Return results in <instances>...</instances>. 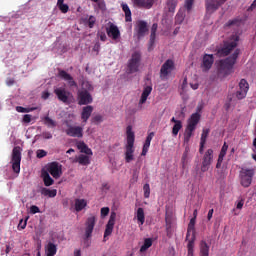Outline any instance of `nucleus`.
<instances>
[{"mask_svg":"<svg viewBox=\"0 0 256 256\" xmlns=\"http://www.w3.org/2000/svg\"><path fill=\"white\" fill-rule=\"evenodd\" d=\"M240 54L241 50L236 49L231 56L225 58L224 60H220L218 74L221 77H229V75L233 73V67L237 63V59L239 58Z\"/></svg>","mask_w":256,"mask_h":256,"instance_id":"1","label":"nucleus"},{"mask_svg":"<svg viewBox=\"0 0 256 256\" xmlns=\"http://www.w3.org/2000/svg\"><path fill=\"white\" fill-rule=\"evenodd\" d=\"M201 111H203V105H198L196 108V113H193L187 120V126L184 132V143H189L191 137H193V132L197 129L199 121H201Z\"/></svg>","mask_w":256,"mask_h":256,"instance_id":"2","label":"nucleus"},{"mask_svg":"<svg viewBox=\"0 0 256 256\" xmlns=\"http://www.w3.org/2000/svg\"><path fill=\"white\" fill-rule=\"evenodd\" d=\"M126 146H125V161L131 163L135 159L133 153H135V132H133V126L126 127Z\"/></svg>","mask_w":256,"mask_h":256,"instance_id":"3","label":"nucleus"},{"mask_svg":"<svg viewBox=\"0 0 256 256\" xmlns=\"http://www.w3.org/2000/svg\"><path fill=\"white\" fill-rule=\"evenodd\" d=\"M197 218H191L188 224V230L186 234V241H188L187 249H188V256H193V251L195 248V223Z\"/></svg>","mask_w":256,"mask_h":256,"instance_id":"4","label":"nucleus"},{"mask_svg":"<svg viewBox=\"0 0 256 256\" xmlns=\"http://www.w3.org/2000/svg\"><path fill=\"white\" fill-rule=\"evenodd\" d=\"M253 177H255V169L242 168L240 171V185L244 188L251 187Z\"/></svg>","mask_w":256,"mask_h":256,"instance_id":"5","label":"nucleus"},{"mask_svg":"<svg viewBox=\"0 0 256 256\" xmlns=\"http://www.w3.org/2000/svg\"><path fill=\"white\" fill-rule=\"evenodd\" d=\"M12 171L21 173V147L15 146L11 155Z\"/></svg>","mask_w":256,"mask_h":256,"instance_id":"6","label":"nucleus"},{"mask_svg":"<svg viewBox=\"0 0 256 256\" xmlns=\"http://www.w3.org/2000/svg\"><path fill=\"white\" fill-rule=\"evenodd\" d=\"M233 41L224 43V46L221 49H218L217 55L218 57H227L229 53L237 47V43L239 42V36H232Z\"/></svg>","mask_w":256,"mask_h":256,"instance_id":"7","label":"nucleus"},{"mask_svg":"<svg viewBox=\"0 0 256 256\" xmlns=\"http://www.w3.org/2000/svg\"><path fill=\"white\" fill-rule=\"evenodd\" d=\"M54 93L57 96L58 101H61L65 105H70L73 101V93L67 91L63 87L55 88Z\"/></svg>","mask_w":256,"mask_h":256,"instance_id":"8","label":"nucleus"},{"mask_svg":"<svg viewBox=\"0 0 256 256\" xmlns=\"http://www.w3.org/2000/svg\"><path fill=\"white\" fill-rule=\"evenodd\" d=\"M140 66H141V52L135 51L131 55V59L128 61L129 73H137V71H139Z\"/></svg>","mask_w":256,"mask_h":256,"instance_id":"9","label":"nucleus"},{"mask_svg":"<svg viewBox=\"0 0 256 256\" xmlns=\"http://www.w3.org/2000/svg\"><path fill=\"white\" fill-rule=\"evenodd\" d=\"M213 163V149H208L202 158V165H201V172L207 173L209 171V168L211 167V164Z\"/></svg>","mask_w":256,"mask_h":256,"instance_id":"10","label":"nucleus"},{"mask_svg":"<svg viewBox=\"0 0 256 256\" xmlns=\"http://www.w3.org/2000/svg\"><path fill=\"white\" fill-rule=\"evenodd\" d=\"M78 105H91L93 96L87 90H79L77 93Z\"/></svg>","mask_w":256,"mask_h":256,"instance_id":"11","label":"nucleus"},{"mask_svg":"<svg viewBox=\"0 0 256 256\" xmlns=\"http://www.w3.org/2000/svg\"><path fill=\"white\" fill-rule=\"evenodd\" d=\"M96 223H97V217L90 216L87 218L85 222V241H87V239H91Z\"/></svg>","mask_w":256,"mask_h":256,"instance_id":"12","label":"nucleus"},{"mask_svg":"<svg viewBox=\"0 0 256 256\" xmlns=\"http://www.w3.org/2000/svg\"><path fill=\"white\" fill-rule=\"evenodd\" d=\"M47 169L54 179H59L63 175V166L59 162H51Z\"/></svg>","mask_w":256,"mask_h":256,"instance_id":"13","label":"nucleus"},{"mask_svg":"<svg viewBox=\"0 0 256 256\" xmlns=\"http://www.w3.org/2000/svg\"><path fill=\"white\" fill-rule=\"evenodd\" d=\"M115 219H117V213L111 212L108 223L104 231V242L107 241V238L113 233L115 227Z\"/></svg>","mask_w":256,"mask_h":256,"instance_id":"14","label":"nucleus"},{"mask_svg":"<svg viewBox=\"0 0 256 256\" xmlns=\"http://www.w3.org/2000/svg\"><path fill=\"white\" fill-rule=\"evenodd\" d=\"M249 91V83L245 79H241L239 82V89L236 91V98L239 100L245 99L247 97V92Z\"/></svg>","mask_w":256,"mask_h":256,"instance_id":"15","label":"nucleus"},{"mask_svg":"<svg viewBox=\"0 0 256 256\" xmlns=\"http://www.w3.org/2000/svg\"><path fill=\"white\" fill-rule=\"evenodd\" d=\"M175 69V62L173 60L168 59L165 61V63L162 65L160 69V77L161 79H165Z\"/></svg>","mask_w":256,"mask_h":256,"instance_id":"16","label":"nucleus"},{"mask_svg":"<svg viewBox=\"0 0 256 256\" xmlns=\"http://www.w3.org/2000/svg\"><path fill=\"white\" fill-rule=\"evenodd\" d=\"M221 5H223L221 0H205L206 11L210 15L211 13H215V11H217Z\"/></svg>","mask_w":256,"mask_h":256,"instance_id":"17","label":"nucleus"},{"mask_svg":"<svg viewBox=\"0 0 256 256\" xmlns=\"http://www.w3.org/2000/svg\"><path fill=\"white\" fill-rule=\"evenodd\" d=\"M106 33L108 37L113 39L114 41H117L121 37V31H119V27L117 25L110 23L109 27L106 28Z\"/></svg>","mask_w":256,"mask_h":256,"instance_id":"18","label":"nucleus"},{"mask_svg":"<svg viewBox=\"0 0 256 256\" xmlns=\"http://www.w3.org/2000/svg\"><path fill=\"white\" fill-rule=\"evenodd\" d=\"M66 135H68V137H77L78 139H81V137H83V127L69 126L68 129H66Z\"/></svg>","mask_w":256,"mask_h":256,"instance_id":"19","label":"nucleus"},{"mask_svg":"<svg viewBox=\"0 0 256 256\" xmlns=\"http://www.w3.org/2000/svg\"><path fill=\"white\" fill-rule=\"evenodd\" d=\"M58 77L63 79L64 81H68L69 87H77V82L73 79L71 74L67 73L65 70H58Z\"/></svg>","mask_w":256,"mask_h":256,"instance_id":"20","label":"nucleus"},{"mask_svg":"<svg viewBox=\"0 0 256 256\" xmlns=\"http://www.w3.org/2000/svg\"><path fill=\"white\" fill-rule=\"evenodd\" d=\"M229 149V145H227V142H224L220 153L218 155V160L216 163V169H221V165H223V160L225 159V155H227V150Z\"/></svg>","mask_w":256,"mask_h":256,"instance_id":"21","label":"nucleus"},{"mask_svg":"<svg viewBox=\"0 0 256 256\" xmlns=\"http://www.w3.org/2000/svg\"><path fill=\"white\" fill-rule=\"evenodd\" d=\"M215 59L213 58V54H205L202 60V67L204 71H209L211 67H213Z\"/></svg>","mask_w":256,"mask_h":256,"instance_id":"22","label":"nucleus"},{"mask_svg":"<svg viewBox=\"0 0 256 256\" xmlns=\"http://www.w3.org/2000/svg\"><path fill=\"white\" fill-rule=\"evenodd\" d=\"M149 29L147 28V22L140 20L137 23V37L138 39H141L142 37H145V33H147Z\"/></svg>","mask_w":256,"mask_h":256,"instance_id":"23","label":"nucleus"},{"mask_svg":"<svg viewBox=\"0 0 256 256\" xmlns=\"http://www.w3.org/2000/svg\"><path fill=\"white\" fill-rule=\"evenodd\" d=\"M133 3L139 9H151L155 0H133Z\"/></svg>","mask_w":256,"mask_h":256,"instance_id":"24","label":"nucleus"},{"mask_svg":"<svg viewBox=\"0 0 256 256\" xmlns=\"http://www.w3.org/2000/svg\"><path fill=\"white\" fill-rule=\"evenodd\" d=\"M92 114H93V106L87 105L83 107L81 112V119L83 123H87V121H89V118L91 117Z\"/></svg>","mask_w":256,"mask_h":256,"instance_id":"25","label":"nucleus"},{"mask_svg":"<svg viewBox=\"0 0 256 256\" xmlns=\"http://www.w3.org/2000/svg\"><path fill=\"white\" fill-rule=\"evenodd\" d=\"M189 151H190L189 146H186L185 150L183 152L182 158H181V163H182L183 169H185V167H187V165H189V163L191 161V156H189Z\"/></svg>","mask_w":256,"mask_h":256,"instance_id":"26","label":"nucleus"},{"mask_svg":"<svg viewBox=\"0 0 256 256\" xmlns=\"http://www.w3.org/2000/svg\"><path fill=\"white\" fill-rule=\"evenodd\" d=\"M157 28H158L157 23H154L151 27V34H150L149 47H148L149 51H151V47H153V45H155V39H156V35H157Z\"/></svg>","mask_w":256,"mask_h":256,"instance_id":"27","label":"nucleus"},{"mask_svg":"<svg viewBox=\"0 0 256 256\" xmlns=\"http://www.w3.org/2000/svg\"><path fill=\"white\" fill-rule=\"evenodd\" d=\"M87 207V200L85 199H75L74 209L77 213L83 211Z\"/></svg>","mask_w":256,"mask_h":256,"instance_id":"28","label":"nucleus"},{"mask_svg":"<svg viewBox=\"0 0 256 256\" xmlns=\"http://www.w3.org/2000/svg\"><path fill=\"white\" fill-rule=\"evenodd\" d=\"M73 163H79V165L87 166L91 163V160L89 159V156L81 154L74 159Z\"/></svg>","mask_w":256,"mask_h":256,"instance_id":"29","label":"nucleus"},{"mask_svg":"<svg viewBox=\"0 0 256 256\" xmlns=\"http://www.w3.org/2000/svg\"><path fill=\"white\" fill-rule=\"evenodd\" d=\"M151 91H153V87L151 86H146L142 92L139 104L143 105L144 103H146L147 98L149 97V95H151Z\"/></svg>","mask_w":256,"mask_h":256,"instance_id":"30","label":"nucleus"},{"mask_svg":"<svg viewBox=\"0 0 256 256\" xmlns=\"http://www.w3.org/2000/svg\"><path fill=\"white\" fill-rule=\"evenodd\" d=\"M41 195H44V197H50L53 199L54 197H57V189H49V188H42L40 190Z\"/></svg>","mask_w":256,"mask_h":256,"instance_id":"31","label":"nucleus"},{"mask_svg":"<svg viewBox=\"0 0 256 256\" xmlns=\"http://www.w3.org/2000/svg\"><path fill=\"white\" fill-rule=\"evenodd\" d=\"M200 256H209V244L205 240L200 242Z\"/></svg>","mask_w":256,"mask_h":256,"instance_id":"32","label":"nucleus"},{"mask_svg":"<svg viewBox=\"0 0 256 256\" xmlns=\"http://www.w3.org/2000/svg\"><path fill=\"white\" fill-rule=\"evenodd\" d=\"M43 122L44 125H46V127H48L49 129H55V127H57V121L51 119V117L49 116H45L43 118Z\"/></svg>","mask_w":256,"mask_h":256,"instance_id":"33","label":"nucleus"},{"mask_svg":"<svg viewBox=\"0 0 256 256\" xmlns=\"http://www.w3.org/2000/svg\"><path fill=\"white\" fill-rule=\"evenodd\" d=\"M121 7L125 13V22L129 23L131 21V9L129 8V5H127L125 3H122Z\"/></svg>","mask_w":256,"mask_h":256,"instance_id":"34","label":"nucleus"},{"mask_svg":"<svg viewBox=\"0 0 256 256\" xmlns=\"http://www.w3.org/2000/svg\"><path fill=\"white\" fill-rule=\"evenodd\" d=\"M57 255V245L53 242H49L47 246V256H55Z\"/></svg>","mask_w":256,"mask_h":256,"instance_id":"35","label":"nucleus"},{"mask_svg":"<svg viewBox=\"0 0 256 256\" xmlns=\"http://www.w3.org/2000/svg\"><path fill=\"white\" fill-rule=\"evenodd\" d=\"M43 182L45 187H51V185H53V183H55V180H53V178H51V176L49 175L48 172H45L43 174Z\"/></svg>","mask_w":256,"mask_h":256,"instance_id":"36","label":"nucleus"},{"mask_svg":"<svg viewBox=\"0 0 256 256\" xmlns=\"http://www.w3.org/2000/svg\"><path fill=\"white\" fill-rule=\"evenodd\" d=\"M136 217H137V221L140 222V225H144V223H145V210H143V208H138Z\"/></svg>","mask_w":256,"mask_h":256,"instance_id":"37","label":"nucleus"},{"mask_svg":"<svg viewBox=\"0 0 256 256\" xmlns=\"http://www.w3.org/2000/svg\"><path fill=\"white\" fill-rule=\"evenodd\" d=\"M177 3V0H167L166 5L170 13H175V9H177Z\"/></svg>","mask_w":256,"mask_h":256,"instance_id":"38","label":"nucleus"},{"mask_svg":"<svg viewBox=\"0 0 256 256\" xmlns=\"http://www.w3.org/2000/svg\"><path fill=\"white\" fill-rule=\"evenodd\" d=\"M57 7L61 11V13H68L69 12V5L65 4V0H58Z\"/></svg>","mask_w":256,"mask_h":256,"instance_id":"39","label":"nucleus"},{"mask_svg":"<svg viewBox=\"0 0 256 256\" xmlns=\"http://www.w3.org/2000/svg\"><path fill=\"white\" fill-rule=\"evenodd\" d=\"M183 129V122H176L172 128V135L173 137H177L179 135V131Z\"/></svg>","mask_w":256,"mask_h":256,"instance_id":"40","label":"nucleus"},{"mask_svg":"<svg viewBox=\"0 0 256 256\" xmlns=\"http://www.w3.org/2000/svg\"><path fill=\"white\" fill-rule=\"evenodd\" d=\"M152 245H153V239L146 238L144 240V244L140 248V251L143 253V251H147V249H149V247H151Z\"/></svg>","mask_w":256,"mask_h":256,"instance_id":"41","label":"nucleus"},{"mask_svg":"<svg viewBox=\"0 0 256 256\" xmlns=\"http://www.w3.org/2000/svg\"><path fill=\"white\" fill-rule=\"evenodd\" d=\"M183 21H185V12L179 11L175 17V23H176V25H181V23H183Z\"/></svg>","mask_w":256,"mask_h":256,"instance_id":"42","label":"nucleus"},{"mask_svg":"<svg viewBox=\"0 0 256 256\" xmlns=\"http://www.w3.org/2000/svg\"><path fill=\"white\" fill-rule=\"evenodd\" d=\"M153 137H155V133L154 132L149 133L148 136L146 137L143 147L149 149V147H151V141H153Z\"/></svg>","mask_w":256,"mask_h":256,"instance_id":"43","label":"nucleus"},{"mask_svg":"<svg viewBox=\"0 0 256 256\" xmlns=\"http://www.w3.org/2000/svg\"><path fill=\"white\" fill-rule=\"evenodd\" d=\"M143 191H144L145 199H149V197L151 195V186H149L148 183L144 184Z\"/></svg>","mask_w":256,"mask_h":256,"instance_id":"44","label":"nucleus"},{"mask_svg":"<svg viewBox=\"0 0 256 256\" xmlns=\"http://www.w3.org/2000/svg\"><path fill=\"white\" fill-rule=\"evenodd\" d=\"M93 85L91 84V82H89V81H84L83 83H82V90H84V91H88V93H89V91H93Z\"/></svg>","mask_w":256,"mask_h":256,"instance_id":"45","label":"nucleus"},{"mask_svg":"<svg viewBox=\"0 0 256 256\" xmlns=\"http://www.w3.org/2000/svg\"><path fill=\"white\" fill-rule=\"evenodd\" d=\"M207 137H209V129H203L200 138V143H207Z\"/></svg>","mask_w":256,"mask_h":256,"instance_id":"46","label":"nucleus"},{"mask_svg":"<svg viewBox=\"0 0 256 256\" xmlns=\"http://www.w3.org/2000/svg\"><path fill=\"white\" fill-rule=\"evenodd\" d=\"M96 21H97V18H95V16H89L88 22H87L88 23V27L90 29H93V27H95Z\"/></svg>","mask_w":256,"mask_h":256,"instance_id":"47","label":"nucleus"},{"mask_svg":"<svg viewBox=\"0 0 256 256\" xmlns=\"http://www.w3.org/2000/svg\"><path fill=\"white\" fill-rule=\"evenodd\" d=\"M193 3H195V0H185V9H187V11H191V9H193Z\"/></svg>","mask_w":256,"mask_h":256,"instance_id":"48","label":"nucleus"},{"mask_svg":"<svg viewBox=\"0 0 256 256\" xmlns=\"http://www.w3.org/2000/svg\"><path fill=\"white\" fill-rule=\"evenodd\" d=\"M92 123H103V116H101V114L93 116Z\"/></svg>","mask_w":256,"mask_h":256,"instance_id":"49","label":"nucleus"},{"mask_svg":"<svg viewBox=\"0 0 256 256\" xmlns=\"http://www.w3.org/2000/svg\"><path fill=\"white\" fill-rule=\"evenodd\" d=\"M36 157L38 159H43V157H47V151H45V150H37Z\"/></svg>","mask_w":256,"mask_h":256,"instance_id":"50","label":"nucleus"},{"mask_svg":"<svg viewBox=\"0 0 256 256\" xmlns=\"http://www.w3.org/2000/svg\"><path fill=\"white\" fill-rule=\"evenodd\" d=\"M82 153H85L86 155H93V151L91 150V148H89V146H87V144H83Z\"/></svg>","mask_w":256,"mask_h":256,"instance_id":"51","label":"nucleus"},{"mask_svg":"<svg viewBox=\"0 0 256 256\" xmlns=\"http://www.w3.org/2000/svg\"><path fill=\"white\" fill-rule=\"evenodd\" d=\"M29 219V217H27L25 219V221L23 219H21L19 221V224H18V229H25V227H27V220Z\"/></svg>","mask_w":256,"mask_h":256,"instance_id":"52","label":"nucleus"},{"mask_svg":"<svg viewBox=\"0 0 256 256\" xmlns=\"http://www.w3.org/2000/svg\"><path fill=\"white\" fill-rule=\"evenodd\" d=\"M109 211H110L109 207H103V208H101V211H100L101 217H102V218H103V217H107V215H109Z\"/></svg>","mask_w":256,"mask_h":256,"instance_id":"53","label":"nucleus"},{"mask_svg":"<svg viewBox=\"0 0 256 256\" xmlns=\"http://www.w3.org/2000/svg\"><path fill=\"white\" fill-rule=\"evenodd\" d=\"M30 213H32V215H35L37 213H41V210L39 209L38 206L32 205L30 207Z\"/></svg>","mask_w":256,"mask_h":256,"instance_id":"54","label":"nucleus"},{"mask_svg":"<svg viewBox=\"0 0 256 256\" xmlns=\"http://www.w3.org/2000/svg\"><path fill=\"white\" fill-rule=\"evenodd\" d=\"M42 137L44 139H53V134H51V132H43Z\"/></svg>","mask_w":256,"mask_h":256,"instance_id":"55","label":"nucleus"},{"mask_svg":"<svg viewBox=\"0 0 256 256\" xmlns=\"http://www.w3.org/2000/svg\"><path fill=\"white\" fill-rule=\"evenodd\" d=\"M6 85H7L8 87H12V85H15V79H13V78H7V80H6Z\"/></svg>","mask_w":256,"mask_h":256,"instance_id":"56","label":"nucleus"},{"mask_svg":"<svg viewBox=\"0 0 256 256\" xmlns=\"http://www.w3.org/2000/svg\"><path fill=\"white\" fill-rule=\"evenodd\" d=\"M237 23H239V21L237 20H229L227 23H226V27H233V25H237Z\"/></svg>","mask_w":256,"mask_h":256,"instance_id":"57","label":"nucleus"},{"mask_svg":"<svg viewBox=\"0 0 256 256\" xmlns=\"http://www.w3.org/2000/svg\"><path fill=\"white\" fill-rule=\"evenodd\" d=\"M243 205H245V200L241 199L240 201H238V203L236 204V209H243Z\"/></svg>","mask_w":256,"mask_h":256,"instance_id":"58","label":"nucleus"},{"mask_svg":"<svg viewBox=\"0 0 256 256\" xmlns=\"http://www.w3.org/2000/svg\"><path fill=\"white\" fill-rule=\"evenodd\" d=\"M31 121V114H26L23 116V123H29Z\"/></svg>","mask_w":256,"mask_h":256,"instance_id":"59","label":"nucleus"},{"mask_svg":"<svg viewBox=\"0 0 256 256\" xmlns=\"http://www.w3.org/2000/svg\"><path fill=\"white\" fill-rule=\"evenodd\" d=\"M213 213H215V210L214 209H210L208 211V214H207V219L208 221H211V219H213Z\"/></svg>","mask_w":256,"mask_h":256,"instance_id":"60","label":"nucleus"},{"mask_svg":"<svg viewBox=\"0 0 256 256\" xmlns=\"http://www.w3.org/2000/svg\"><path fill=\"white\" fill-rule=\"evenodd\" d=\"M16 111H17L18 113H26L27 108L22 107V106H17V107H16Z\"/></svg>","mask_w":256,"mask_h":256,"instance_id":"61","label":"nucleus"},{"mask_svg":"<svg viewBox=\"0 0 256 256\" xmlns=\"http://www.w3.org/2000/svg\"><path fill=\"white\" fill-rule=\"evenodd\" d=\"M100 37V41H107V34H105V32H101L99 34Z\"/></svg>","mask_w":256,"mask_h":256,"instance_id":"62","label":"nucleus"},{"mask_svg":"<svg viewBox=\"0 0 256 256\" xmlns=\"http://www.w3.org/2000/svg\"><path fill=\"white\" fill-rule=\"evenodd\" d=\"M50 96H51V94L49 92H47V91L42 93V99L46 100Z\"/></svg>","mask_w":256,"mask_h":256,"instance_id":"63","label":"nucleus"},{"mask_svg":"<svg viewBox=\"0 0 256 256\" xmlns=\"http://www.w3.org/2000/svg\"><path fill=\"white\" fill-rule=\"evenodd\" d=\"M74 256H81V249H75Z\"/></svg>","mask_w":256,"mask_h":256,"instance_id":"64","label":"nucleus"}]
</instances>
